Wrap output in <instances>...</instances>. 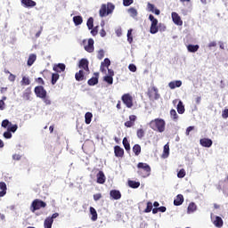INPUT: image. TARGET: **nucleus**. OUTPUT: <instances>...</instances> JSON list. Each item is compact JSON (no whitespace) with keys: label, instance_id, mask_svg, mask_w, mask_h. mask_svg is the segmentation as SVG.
<instances>
[{"label":"nucleus","instance_id":"864d4df0","mask_svg":"<svg viewBox=\"0 0 228 228\" xmlns=\"http://www.w3.org/2000/svg\"><path fill=\"white\" fill-rule=\"evenodd\" d=\"M98 33H99V27L98 26L92 28L91 35H93V37H96V35Z\"/></svg>","mask_w":228,"mask_h":228},{"label":"nucleus","instance_id":"e2e57ef3","mask_svg":"<svg viewBox=\"0 0 228 228\" xmlns=\"http://www.w3.org/2000/svg\"><path fill=\"white\" fill-rule=\"evenodd\" d=\"M21 158H22V156H20L19 154L12 155V159H14V161H20Z\"/></svg>","mask_w":228,"mask_h":228},{"label":"nucleus","instance_id":"4c0bfd02","mask_svg":"<svg viewBox=\"0 0 228 228\" xmlns=\"http://www.w3.org/2000/svg\"><path fill=\"white\" fill-rule=\"evenodd\" d=\"M58 79H60V74L53 73L51 80L52 85H56V83H58Z\"/></svg>","mask_w":228,"mask_h":228},{"label":"nucleus","instance_id":"de8ad7c7","mask_svg":"<svg viewBox=\"0 0 228 228\" xmlns=\"http://www.w3.org/2000/svg\"><path fill=\"white\" fill-rule=\"evenodd\" d=\"M151 211H152V202L148 201V202H147V207H146V208L144 209V212H145V213H151Z\"/></svg>","mask_w":228,"mask_h":228},{"label":"nucleus","instance_id":"3c124183","mask_svg":"<svg viewBox=\"0 0 228 228\" xmlns=\"http://www.w3.org/2000/svg\"><path fill=\"white\" fill-rule=\"evenodd\" d=\"M102 66L103 67H110V65H111V61H110V59L106 58L104 59V61L101 63Z\"/></svg>","mask_w":228,"mask_h":228},{"label":"nucleus","instance_id":"c85d7f7f","mask_svg":"<svg viewBox=\"0 0 228 228\" xmlns=\"http://www.w3.org/2000/svg\"><path fill=\"white\" fill-rule=\"evenodd\" d=\"M73 22L75 26H81L83 24V17L82 16H74Z\"/></svg>","mask_w":228,"mask_h":228},{"label":"nucleus","instance_id":"6e6552de","mask_svg":"<svg viewBox=\"0 0 228 228\" xmlns=\"http://www.w3.org/2000/svg\"><path fill=\"white\" fill-rule=\"evenodd\" d=\"M34 92L37 97H39V99H45V97H47V91H45L42 86H36Z\"/></svg>","mask_w":228,"mask_h":228},{"label":"nucleus","instance_id":"f704fd0d","mask_svg":"<svg viewBox=\"0 0 228 228\" xmlns=\"http://www.w3.org/2000/svg\"><path fill=\"white\" fill-rule=\"evenodd\" d=\"M170 154V145L168 143L164 145L163 158H167Z\"/></svg>","mask_w":228,"mask_h":228},{"label":"nucleus","instance_id":"72a5a7b5","mask_svg":"<svg viewBox=\"0 0 228 228\" xmlns=\"http://www.w3.org/2000/svg\"><path fill=\"white\" fill-rule=\"evenodd\" d=\"M128 186L130 188H134V189L140 188V182L129 180L128 181Z\"/></svg>","mask_w":228,"mask_h":228},{"label":"nucleus","instance_id":"2eb2a0df","mask_svg":"<svg viewBox=\"0 0 228 228\" xmlns=\"http://www.w3.org/2000/svg\"><path fill=\"white\" fill-rule=\"evenodd\" d=\"M168 86L171 90H175V88H180V86H183V81L181 80L171 81L169 82Z\"/></svg>","mask_w":228,"mask_h":228},{"label":"nucleus","instance_id":"2f4dec72","mask_svg":"<svg viewBox=\"0 0 228 228\" xmlns=\"http://www.w3.org/2000/svg\"><path fill=\"white\" fill-rule=\"evenodd\" d=\"M179 115H183V113H184L185 109H184V104H183V102H179L177 104V108H176Z\"/></svg>","mask_w":228,"mask_h":228},{"label":"nucleus","instance_id":"79ce46f5","mask_svg":"<svg viewBox=\"0 0 228 228\" xmlns=\"http://www.w3.org/2000/svg\"><path fill=\"white\" fill-rule=\"evenodd\" d=\"M86 26H87L88 29H94V19L92 17H90L87 20Z\"/></svg>","mask_w":228,"mask_h":228},{"label":"nucleus","instance_id":"c9c22d12","mask_svg":"<svg viewBox=\"0 0 228 228\" xmlns=\"http://www.w3.org/2000/svg\"><path fill=\"white\" fill-rule=\"evenodd\" d=\"M94 114L92 112H86L85 114L86 124H91Z\"/></svg>","mask_w":228,"mask_h":228},{"label":"nucleus","instance_id":"a211bd4d","mask_svg":"<svg viewBox=\"0 0 228 228\" xmlns=\"http://www.w3.org/2000/svg\"><path fill=\"white\" fill-rule=\"evenodd\" d=\"M134 122H136V116L135 115H130L129 120L125 122L126 127H133L134 126Z\"/></svg>","mask_w":228,"mask_h":228},{"label":"nucleus","instance_id":"9b49d317","mask_svg":"<svg viewBox=\"0 0 228 228\" xmlns=\"http://www.w3.org/2000/svg\"><path fill=\"white\" fill-rule=\"evenodd\" d=\"M171 17L176 26H183V20H181V16L177 12H172Z\"/></svg>","mask_w":228,"mask_h":228},{"label":"nucleus","instance_id":"393cba45","mask_svg":"<svg viewBox=\"0 0 228 228\" xmlns=\"http://www.w3.org/2000/svg\"><path fill=\"white\" fill-rule=\"evenodd\" d=\"M0 197H4L6 195V190H8L6 183L0 182Z\"/></svg>","mask_w":228,"mask_h":228},{"label":"nucleus","instance_id":"dca6fc26","mask_svg":"<svg viewBox=\"0 0 228 228\" xmlns=\"http://www.w3.org/2000/svg\"><path fill=\"white\" fill-rule=\"evenodd\" d=\"M110 195L114 200H119V199H122V194L120 193V191L111 190Z\"/></svg>","mask_w":228,"mask_h":228},{"label":"nucleus","instance_id":"13d9d810","mask_svg":"<svg viewBox=\"0 0 228 228\" xmlns=\"http://www.w3.org/2000/svg\"><path fill=\"white\" fill-rule=\"evenodd\" d=\"M36 83H37L38 85H45V82L44 81V78L43 77H37L36 78Z\"/></svg>","mask_w":228,"mask_h":228},{"label":"nucleus","instance_id":"338daca9","mask_svg":"<svg viewBox=\"0 0 228 228\" xmlns=\"http://www.w3.org/2000/svg\"><path fill=\"white\" fill-rule=\"evenodd\" d=\"M15 77H16L15 75L10 73V75H9V81H12V82L15 81Z\"/></svg>","mask_w":228,"mask_h":228},{"label":"nucleus","instance_id":"e433bc0d","mask_svg":"<svg viewBox=\"0 0 228 228\" xmlns=\"http://www.w3.org/2000/svg\"><path fill=\"white\" fill-rule=\"evenodd\" d=\"M90 213L92 215L91 219L93 220V222H95L97 220V210H95L94 207H91Z\"/></svg>","mask_w":228,"mask_h":228},{"label":"nucleus","instance_id":"b1692460","mask_svg":"<svg viewBox=\"0 0 228 228\" xmlns=\"http://www.w3.org/2000/svg\"><path fill=\"white\" fill-rule=\"evenodd\" d=\"M75 79L76 81L85 80V71L83 69H80L78 72H77L75 74Z\"/></svg>","mask_w":228,"mask_h":228},{"label":"nucleus","instance_id":"a18cd8bd","mask_svg":"<svg viewBox=\"0 0 228 228\" xmlns=\"http://www.w3.org/2000/svg\"><path fill=\"white\" fill-rule=\"evenodd\" d=\"M8 131L11 133H15V131H17V129H19V126L17 125H11L7 127Z\"/></svg>","mask_w":228,"mask_h":228},{"label":"nucleus","instance_id":"8fccbe9b","mask_svg":"<svg viewBox=\"0 0 228 228\" xmlns=\"http://www.w3.org/2000/svg\"><path fill=\"white\" fill-rule=\"evenodd\" d=\"M10 126H12V122H10L8 119L2 121V127H4V129H6V127H10Z\"/></svg>","mask_w":228,"mask_h":228},{"label":"nucleus","instance_id":"c03bdc74","mask_svg":"<svg viewBox=\"0 0 228 228\" xmlns=\"http://www.w3.org/2000/svg\"><path fill=\"white\" fill-rule=\"evenodd\" d=\"M103 81L108 83V85H113V77L111 76H105Z\"/></svg>","mask_w":228,"mask_h":228},{"label":"nucleus","instance_id":"4be33fe9","mask_svg":"<svg viewBox=\"0 0 228 228\" xmlns=\"http://www.w3.org/2000/svg\"><path fill=\"white\" fill-rule=\"evenodd\" d=\"M147 6H148V10L152 13H155V15H159V13H161V11H159V9H156L154 4L148 3Z\"/></svg>","mask_w":228,"mask_h":228},{"label":"nucleus","instance_id":"603ef678","mask_svg":"<svg viewBox=\"0 0 228 228\" xmlns=\"http://www.w3.org/2000/svg\"><path fill=\"white\" fill-rule=\"evenodd\" d=\"M186 175V171L184 169H180V171L177 173V177L179 179H183Z\"/></svg>","mask_w":228,"mask_h":228},{"label":"nucleus","instance_id":"c756f323","mask_svg":"<svg viewBox=\"0 0 228 228\" xmlns=\"http://www.w3.org/2000/svg\"><path fill=\"white\" fill-rule=\"evenodd\" d=\"M197 211V205L193 202L190 203L187 208V213H195Z\"/></svg>","mask_w":228,"mask_h":228},{"label":"nucleus","instance_id":"49530a36","mask_svg":"<svg viewBox=\"0 0 228 228\" xmlns=\"http://www.w3.org/2000/svg\"><path fill=\"white\" fill-rule=\"evenodd\" d=\"M127 40L129 44H133V29L127 31Z\"/></svg>","mask_w":228,"mask_h":228},{"label":"nucleus","instance_id":"7ed1b4c3","mask_svg":"<svg viewBox=\"0 0 228 228\" xmlns=\"http://www.w3.org/2000/svg\"><path fill=\"white\" fill-rule=\"evenodd\" d=\"M138 175H141V177H149L151 175V166L147 163L139 162L137 164Z\"/></svg>","mask_w":228,"mask_h":228},{"label":"nucleus","instance_id":"20e7f679","mask_svg":"<svg viewBox=\"0 0 228 228\" xmlns=\"http://www.w3.org/2000/svg\"><path fill=\"white\" fill-rule=\"evenodd\" d=\"M147 95L150 99V101H158L161 95L159 94V91L158 90V87L151 86L148 89Z\"/></svg>","mask_w":228,"mask_h":228},{"label":"nucleus","instance_id":"4d7b16f0","mask_svg":"<svg viewBox=\"0 0 228 228\" xmlns=\"http://www.w3.org/2000/svg\"><path fill=\"white\" fill-rule=\"evenodd\" d=\"M4 137H5L7 140H10V138H12V132H9L7 129V131L4 133Z\"/></svg>","mask_w":228,"mask_h":228},{"label":"nucleus","instance_id":"39448f33","mask_svg":"<svg viewBox=\"0 0 228 228\" xmlns=\"http://www.w3.org/2000/svg\"><path fill=\"white\" fill-rule=\"evenodd\" d=\"M149 20L151 22L150 33H151V35H156V33L159 31V28H158V19L154 18V15L150 14Z\"/></svg>","mask_w":228,"mask_h":228},{"label":"nucleus","instance_id":"cd10ccee","mask_svg":"<svg viewBox=\"0 0 228 228\" xmlns=\"http://www.w3.org/2000/svg\"><path fill=\"white\" fill-rule=\"evenodd\" d=\"M30 97H31V87H28L23 93V99H25V101H29Z\"/></svg>","mask_w":228,"mask_h":228},{"label":"nucleus","instance_id":"ddd939ff","mask_svg":"<svg viewBox=\"0 0 228 228\" xmlns=\"http://www.w3.org/2000/svg\"><path fill=\"white\" fill-rule=\"evenodd\" d=\"M200 143L202 147L209 148L213 145V141L209 138H202L200 140Z\"/></svg>","mask_w":228,"mask_h":228},{"label":"nucleus","instance_id":"7c9ffc66","mask_svg":"<svg viewBox=\"0 0 228 228\" xmlns=\"http://www.w3.org/2000/svg\"><path fill=\"white\" fill-rule=\"evenodd\" d=\"M133 152L135 154V156H140L142 152V146H140V144H134L133 147Z\"/></svg>","mask_w":228,"mask_h":228},{"label":"nucleus","instance_id":"0e129e2a","mask_svg":"<svg viewBox=\"0 0 228 228\" xmlns=\"http://www.w3.org/2000/svg\"><path fill=\"white\" fill-rule=\"evenodd\" d=\"M195 129V126H189L186 129V135L189 136L190 133H191V131H193Z\"/></svg>","mask_w":228,"mask_h":228},{"label":"nucleus","instance_id":"a878e982","mask_svg":"<svg viewBox=\"0 0 228 228\" xmlns=\"http://www.w3.org/2000/svg\"><path fill=\"white\" fill-rule=\"evenodd\" d=\"M184 202V197L182 194H178L174 200L175 206H181Z\"/></svg>","mask_w":228,"mask_h":228},{"label":"nucleus","instance_id":"bf43d9fd","mask_svg":"<svg viewBox=\"0 0 228 228\" xmlns=\"http://www.w3.org/2000/svg\"><path fill=\"white\" fill-rule=\"evenodd\" d=\"M128 69L130 70V72H136V65L129 64Z\"/></svg>","mask_w":228,"mask_h":228},{"label":"nucleus","instance_id":"09e8293b","mask_svg":"<svg viewBox=\"0 0 228 228\" xmlns=\"http://www.w3.org/2000/svg\"><path fill=\"white\" fill-rule=\"evenodd\" d=\"M21 85H25V86L31 85V81L29 80V77H23L21 80Z\"/></svg>","mask_w":228,"mask_h":228},{"label":"nucleus","instance_id":"9d476101","mask_svg":"<svg viewBox=\"0 0 228 228\" xmlns=\"http://www.w3.org/2000/svg\"><path fill=\"white\" fill-rule=\"evenodd\" d=\"M93 77H91L88 81H87V85H89V86H95V85H98L99 83V72H95L94 73Z\"/></svg>","mask_w":228,"mask_h":228},{"label":"nucleus","instance_id":"680f3d73","mask_svg":"<svg viewBox=\"0 0 228 228\" xmlns=\"http://www.w3.org/2000/svg\"><path fill=\"white\" fill-rule=\"evenodd\" d=\"M222 118H228V109H224V110L222 111Z\"/></svg>","mask_w":228,"mask_h":228},{"label":"nucleus","instance_id":"473e14b6","mask_svg":"<svg viewBox=\"0 0 228 228\" xmlns=\"http://www.w3.org/2000/svg\"><path fill=\"white\" fill-rule=\"evenodd\" d=\"M199 45H189L187 49L189 53H197V51H199Z\"/></svg>","mask_w":228,"mask_h":228},{"label":"nucleus","instance_id":"0eeeda50","mask_svg":"<svg viewBox=\"0 0 228 228\" xmlns=\"http://www.w3.org/2000/svg\"><path fill=\"white\" fill-rule=\"evenodd\" d=\"M47 204L38 199H36L32 201L31 208H33L32 211H38V209H41V208H46Z\"/></svg>","mask_w":228,"mask_h":228},{"label":"nucleus","instance_id":"a19ab883","mask_svg":"<svg viewBox=\"0 0 228 228\" xmlns=\"http://www.w3.org/2000/svg\"><path fill=\"white\" fill-rule=\"evenodd\" d=\"M136 134L137 138H139V140H142V138L145 136V130H143V128H139L137 129Z\"/></svg>","mask_w":228,"mask_h":228},{"label":"nucleus","instance_id":"774afa93","mask_svg":"<svg viewBox=\"0 0 228 228\" xmlns=\"http://www.w3.org/2000/svg\"><path fill=\"white\" fill-rule=\"evenodd\" d=\"M208 47L211 49V47H216V41H212L208 44Z\"/></svg>","mask_w":228,"mask_h":228},{"label":"nucleus","instance_id":"bb28decb","mask_svg":"<svg viewBox=\"0 0 228 228\" xmlns=\"http://www.w3.org/2000/svg\"><path fill=\"white\" fill-rule=\"evenodd\" d=\"M35 61H37V54L32 53V54H30V55L28 56L27 65H28V67H31V65H33V63H35Z\"/></svg>","mask_w":228,"mask_h":228},{"label":"nucleus","instance_id":"ea45409f","mask_svg":"<svg viewBox=\"0 0 228 228\" xmlns=\"http://www.w3.org/2000/svg\"><path fill=\"white\" fill-rule=\"evenodd\" d=\"M128 13L134 19L138 15V11L134 7H131L128 9Z\"/></svg>","mask_w":228,"mask_h":228},{"label":"nucleus","instance_id":"69168bd1","mask_svg":"<svg viewBox=\"0 0 228 228\" xmlns=\"http://www.w3.org/2000/svg\"><path fill=\"white\" fill-rule=\"evenodd\" d=\"M102 195L101 193H96L94 195V200H100V199H102Z\"/></svg>","mask_w":228,"mask_h":228},{"label":"nucleus","instance_id":"5fc2aeb1","mask_svg":"<svg viewBox=\"0 0 228 228\" xmlns=\"http://www.w3.org/2000/svg\"><path fill=\"white\" fill-rule=\"evenodd\" d=\"M134 3V0H123V4L125 6H131Z\"/></svg>","mask_w":228,"mask_h":228},{"label":"nucleus","instance_id":"58836bf2","mask_svg":"<svg viewBox=\"0 0 228 228\" xmlns=\"http://www.w3.org/2000/svg\"><path fill=\"white\" fill-rule=\"evenodd\" d=\"M123 146L126 151H131V144L129 143V141L126 137H124L123 139Z\"/></svg>","mask_w":228,"mask_h":228},{"label":"nucleus","instance_id":"5701e85b","mask_svg":"<svg viewBox=\"0 0 228 228\" xmlns=\"http://www.w3.org/2000/svg\"><path fill=\"white\" fill-rule=\"evenodd\" d=\"M54 223V220L51 218V216H48L45 218L44 222V227L45 228H53V224Z\"/></svg>","mask_w":228,"mask_h":228},{"label":"nucleus","instance_id":"6e6d98bb","mask_svg":"<svg viewBox=\"0 0 228 228\" xmlns=\"http://www.w3.org/2000/svg\"><path fill=\"white\" fill-rule=\"evenodd\" d=\"M98 60H102L104 58V50H100L97 54Z\"/></svg>","mask_w":228,"mask_h":228},{"label":"nucleus","instance_id":"aec40b11","mask_svg":"<svg viewBox=\"0 0 228 228\" xmlns=\"http://www.w3.org/2000/svg\"><path fill=\"white\" fill-rule=\"evenodd\" d=\"M85 50L87 52V53H94V39L90 38L88 39V44L87 45L85 46Z\"/></svg>","mask_w":228,"mask_h":228},{"label":"nucleus","instance_id":"f257e3e1","mask_svg":"<svg viewBox=\"0 0 228 228\" xmlns=\"http://www.w3.org/2000/svg\"><path fill=\"white\" fill-rule=\"evenodd\" d=\"M165 119L161 118H155L149 123L151 129H153V131H158L159 133L165 132Z\"/></svg>","mask_w":228,"mask_h":228},{"label":"nucleus","instance_id":"052dcab7","mask_svg":"<svg viewBox=\"0 0 228 228\" xmlns=\"http://www.w3.org/2000/svg\"><path fill=\"white\" fill-rule=\"evenodd\" d=\"M43 99L45 104H46V106H50L51 104V99H49V97L45 96V98H41Z\"/></svg>","mask_w":228,"mask_h":228},{"label":"nucleus","instance_id":"412c9836","mask_svg":"<svg viewBox=\"0 0 228 228\" xmlns=\"http://www.w3.org/2000/svg\"><path fill=\"white\" fill-rule=\"evenodd\" d=\"M213 224L216 227H224V220L222 217L216 216L215 220L213 221Z\"/></svg>","mask_w":228,"mask_h":228},{"label":"nucleus","instance_id":"6ab92c4d","mask_svg":"<svg viewBox=\"0 0 228 228\" xmlns=\"http://www.w3.org/2000/svg\"><path fill=\"white\" fill-rule=\"evenodd\" d=\"M53 69L54 70V72H57V73L65 72V64L63 63L55 64Z\"/></svg>","mask_w":228,"mask_h":228},{"label":"nucleus","instance_id":"f3484780","mask_svg":"<svg viewBox=\"0 0 228 228\" xmlns=\"http://www.w3.org/2000/svg\"><path fill=\"white\" fill-rule=\"evenodd\" d=\"M97 177V183L99 184H104L106 183V175H104V172L99 171V173L96 175Z\"/></svg>","mask_w":228,"mask_h":228},{"label":"nucleus","instance_id":"f03ea898","mask_svg":"<svg viewBox=\"0 0 228 228\" xmlns=\"http://www.w3.org/2000/svg\"><path fill=\"white\" fill-rule=\"evenodd\" d=\"M114 10L115 4L112 3H107V4H102L99 11V15L100 17H108V15L113 13Z\"/></svg>","mask_w":228,"mask_h":228},{"label":"nucleus","instance_id":"1a4fd4ad","mask_svg":"<svg viewBox=\"0 0 228 228\" xmlns=\"http://www.w3.org/2000/svg\"><path fill=\"white\" fill-rule=\"evenodd\" d=\"M89 62L87 59H81L79 61L78 67L79 69H83L86 72L90 73V68H88Z\"/></svg>","mask_w":228,"mask_h":228},{"label":"nucleus","instance_id":"423d86ee","mask_svg":"<svg viewBox=\"0 0 228 228\" xmlns=\"http://www.w3.org/2000/svg\"><path fill=\"white\" fill-rule=\"evenodd\" d=\"M121 101L128 109L133 108V106L134 105L133 103V95H131V94L129 93L123 94L121 96Z\"/></svg>","mask_w":228,"mask_h":228},{"label":"nucleus","instance_id":"4468645a","mask_svg":"<svg viewBox=\"0 0 228 228\" xmlns=\"http://www.w3.org/2000/svg\"><path fill=\"white\" fill-rule=\"evenodd\" d=\"M114 154L116 158H124V149L118 145L114 147Z\"/></svg>","mask_w":228,"mask_h":228},{"label":"nucleus","instance_id":"f8f14e48","mask_svg":"<svg viewBox=\"0 0 228 228\" xmlns=\"http://www.w3.org/2000/svg\"><path fill=\"white\" fill-rule=\"evenodd\" d=\"M21 4L24 8H34V6H37V2L33 0H21Z\"/></svg>","mask_w":228,"mask_h":228},{"label":"nucleus","instance_id":"37998d69","mask_svg":"<svg viewBox=\"0 0 228 228\" xmlns=\"http://www.w3.org/2000/svg\"><path fill=\"white\" fill-rule=\"evenodd\" d=\"M170 116L173 118V120H177V118H179V116L177 115V111H175V110L174 109L170 110Z\"/></svg>","mask_w":228,"mask_h":228}]
</instances>
